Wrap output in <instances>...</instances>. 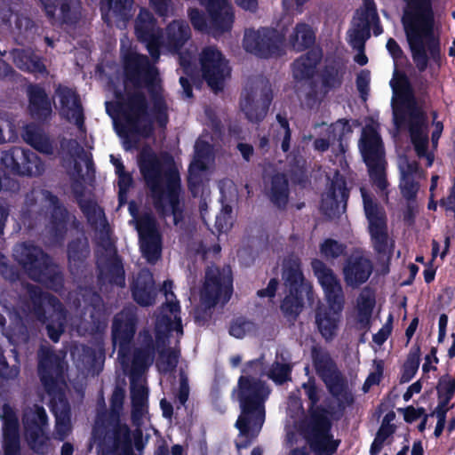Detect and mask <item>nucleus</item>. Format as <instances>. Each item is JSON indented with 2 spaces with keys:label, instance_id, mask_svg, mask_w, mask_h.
Segmentation results:
<instances>
[{
  "label": "nucleus",
  "instance_id": "obj_1",
  "mask_svg": "<svg viewBox=\"0 0 455 455\" xmlns=\"http://www.w3.org/2000/svg\"><path fill=\"white\" fill-rule=\"evenodd\" d=\"M107 111L126 150L136 145L139 137H148L152 133L154 122L159 126L167 122L166 106L162 98H156L154 106L148 109L145 99L137 95L116 111L108 103Z\"/></svg>",
  "mask_w": 455,
  "mask_h": 455
},
{
  "label": "nucleus",
  "instance_id": "obj_2",
  "mask_svg": "<svg viewBox=\"0 0 455 455\" xmlns=\"http://www.w3.org/2000/svg\"><path fill=\"white\" fill-rule=\"evenodd\" d=\"M390 85L393 89L392 105L395 124L401 127L403 123H408L411 143L417 156L420 159H426L427 165L431 166L434 156L428 149L426 121L407 78L395 70Z\"/></svg>",
  "mask_w": 455,
  "mask_h": 455
},
{
  "label": "nucleus",
  "instance_id": "obj_3",
  "mask_svg": "<svg viewBox=\"0 0 455 455\" xmlns=\"http://www.w3.org/2000/svg\"><path fill=\"white\" fill-rule=\"evenodd\" d=\"M402 22L417 68H427L429 56L435 55L433 34L434 12L431 0H405Z\"/></svg>",
  "mask_w": 455,
  "mask_h": 455
},
{
  "label": "nucleus",
  "instance_id": "obj_4",
  "mask_svg": "<svg viewBox=\"0 0 455 455\" xmlns=\"http://www.w3.org/2000/svg\"><path fill=\"white\" fill-rule=\"evenodd\" d=\"M140 171L151 189L156 207L164 215L171 214L178 223L181 212L180 176L175 167L164 170L156 156L145 151L140 160Z\"/></svg>",
  "mask_w": 455,
  "mask_h": 455
},
{
  "label": "nucleus",
  "instance_id": "obj_5",
  "mask_svg": "<svg viewBox=\"0 0 455 455\" xmlns=\"http://www.w3.org/2000/svg\"><path fill=\"white\" fill-rule=\"evenodd\" d=\"M269 393V388L255 378H240L235 395L239 399L242 409L235 424L242 436L253 438L259 433L265 420L264 403Z\"/></svg>",
  "mask_w": 455,
  "mask_h": 455
},
{
  "label": "nucleus",
  "instance_id": "obj_6",
  "mask_svg": "<svg viewBox=\"0 0 455 455\" xmlns=\"http://www.w3.org/2000/svg\"><path fill=\"white\" fill-rule=\"evenodd\" d=\"M136 34L146 46L153 58L159 56L160 49L178 51L189 37V28L183 22L172 23L166 34L160 35L156 28L151 14L148 11H141L136 22Z\"/></svg>",
  "mask_w": 455,
  "mask_h": 455
},
{
  "label": "nucleus",
  "instance_id": "obj_7",
  "mask_svg": "<svg viewBox=\"0 0 455 455\" xmlns=\"http://www.w3.org/2000/svg\"><path fill=\"white\" fill-rule=\"evenodd\" d=\"M378 124L371 121L363 131L359 143L360 151L369 169L373 186L380 196H387L388 182L385 174L382 141L378 133Z\"/></svg>",
  "mask_w": 455,
  "mask_h": 455
},
{
  "label": "nucleus",
  "instance_id": "obj_8",
  "mask_svg": "<svg viewBox=\"0 0 455 455\" xmlns=\"http://www.w3.org/2000/svg\"><path fill=\"white\" fill-rule=\"evenodd\" d=\"M165 303L161 307L156 322V338L158 344H176L183 334L181 319L180 317V306L173 294L172 283H164Z\"/></svg>",
  "mask_w": 455,
  "mask_h": 455
},
{
  "label": "nucleus",
  "instance_id": "obj_9",
  "mask_svg": "<svg viewBox=\"0 0 455 455\" xmlns=\"http://www.w3.org/2000/svg\"><path fill=\"white\" fill-rule=\"evenodd\" d=\"M285 287L289 289V295H286L281 306L283 311L289 315H297L302 307L304 296L310 299L312 287L310 283L304 282L299 263L294 259L288 268L283 272Z\"/></svg>",
  "mask_w": 455,
  "mask_h": 455
},
{
  "label": "nucleus",
  "instance_id": "obj_10",
  "mask_svg": "<svg viewBox=\"0 0 455 455\" xmlns=\"http://www.w3.org/2000/svg\"><path fill=\"white\" fill-rule=\"evenodd\" d=\"M371 26L376 36L382 33L373 0H363V7L356 12L352 27L347 32L349 44L355 49L363 47Z\"/></svg>",
  "mask_w": 455,
  "mask_h": 455
},
{
  "label": "nucleus",
  "instance_id": "obj_11",
  "mask_svg": "<svg viewBox=\"0 0 455 455\" xmlns=\"http://www.w3.org/2000/svg\"><path fill=\"white\" fill-rule=\"evenodd\" d=\"M232 291V277L229 269L220 271L217 267H210L206 273L205 283L201 299L205 306H212L228 300Z\"/></svg>",
  "mask_w": 455,
  "mask_h": 455
},
{
  "label": "nucleus",
  "instance_id": "obj_12",
  "mask_svg": "<svg viewBox=\"0 0 455 455\" xmlns=\"http://www.w3.org/2000/svg\"><path fill=\"white\" fill-rule=\"evenodd\" d=\"M23 424L26 439L35 451L43 453L47 450V416L44 408L35 405L24 412Z\"/></svg>",
  "mask_w": 455,
  "mask_h": 455
},
{
  "label": "nucleus",
  "instance_id": "obj_13",
  "mask_svg": "<svg viewBox=\"0 0 455 455\" xmlns=\"http://www.w3.org/2000/svg\"><path fill=\"white\" fill-rule=\"evenodd\" d=\"M13 256L32 278L40 282H46L47 275L52 271L49 266L48 258L40 249L33 245H17Z\"/></svg>",
  "mask_w": 455,
  "mask_h": 455
},
{
  "label": "nucleus",
  "instance_id": "obj_14",
  "mask_svg": "<svg viewBox=\"0 0 455 455\" xmlns=\"http://www.w3.org/2000/svg\"><path fill=\"white\" fill-rule=\"evenodd\" d=\"M0 162L7 169L20 175H38L44 170L36 155L21 148H13L3 151L0 156Z\"/></svg>",
  "mask_w": 455,
  "mask_h": 455
},
{
  "label": "nucleus",
  "instance_id": "obj_15",
  "mask_svg": "<svg viewBox=\"0 0 455 455\" xmlns=\"http://www.w3.org/2000/svg\"><path fill=\"white\" fill-rule=\"evenodd\" d=\"M202 71L209 86L220 90L224 79L229 75V68L219 50L213 47L205 48L200 58Z\"/></svg>",
  "mask_w": 455,
  "mask_h": 455
},
{
  "label": "nucleus",
  "instance_id": "obj_16",
  "mask_svg": "<svg viewBox=\"0 0 455 455\" xmlns=\"http://www.w3.org/2000/svg\"><path fill=\"white\" fill-rule=\"evenodd\" d=\"M364 211L369 220V229L371 235L375 249L379 252H386L389 246V241L386 232L385 215L382 211L362 189Z\"/></svg>",
  "mask_w": 455,
  "mask_h": 455
},
{
  "label": "nucleus",
  "instance_id": "obj_17",
  "mask_svg": "<svg viewBox=\"0 0 455 455\" xmlns=\"http://www.w3.org/2000/svg\"><path fill=\"white\" fill-rule=\"evenodd\" d=\"M126 87L129 84L140 85L142 81L147 85L156 87L158 84V73L155 67L148 63L145 56L132 52L124 58Z\"/></svg>",
  "mask_w": 455,
  "mask_h": 455
},
{
  "label": "nucleus",
  "instance_id": "obj_18",
  "mask_svg": "<svg viewBox=\"0 0 455 455\" xmlns=\"http://www.w3.org/2000/svg\"><path fill=\"white\" fill-rule=\"evenodd\" d=\"M136 228L140 235V250L148 262H155L160 256V237L155 221L147 215L136 221Z\"/></svg>",
  "mask_w": 455,
  "mask_h": 455
},
{
  "label": "nucleus",
  "instance_id": "obj_19",
  "mask_svg": "<svg viewBox=\"0 0 455 455\" xmlns=\"http://www.w3.org/2000/svg\"><path fill=\"white\" fill-rule=\"evenodd\" d=\"M280 39L275 31L262 28L259 30H246L243 38V48L246 52L260 57H267L274 53Z\"/></svg>",
  "mask_w": 455,
  "mask_h": 455
},
{
  "label": "nucleus",
  "instance_id": "obj_20",
  "mask_svg": "<svg viewBox=\"0 0 455 455\" xmlns=\"http://www.w3.org/2000/svg\"><path fill=\"white\" fill-rule=\"evenodd\" d=\"M207 5L212 20L222 29H229L233 23V12L228 0H203ZM236 4L245 10H254L257 0H235Z\"/></svg>",
  "mask_w": 455,
  "mask_h": 455
},
{
  "label": "nucleus",
  "instance_id": "obj_21",
  "mask_svg": "<svg viewBox=\"0 0 455 455\" xmlns=\"http://www.w3.org/2000/svg\"><path fill=\"white\" fill-rule=\"evenodd\" d=\"M312 268L324 291L326 302H344L340 283L332 270L318 259L312 261Z\"/></svg>",
  "mask_w": 455,
  "mask_h": 455
},
{
  "label": "nucleus",
  "instance_id": "obj_22",
  "mask_svg": "<svg viewBox=\"0 0 455 455\" xmlns=\"http://www.w3.org/2000/svg\"><path fill=\"white\" fill-rule=\"evenodd\" d=\"M3 421V447L4 455H20L18 420L12 409L4 404L0 411Z\"/></svg>",
  "mask_w": 455,
  "mask_h": 455
},
{
  "label": "nucleus",
  "instance_id": "obj_23",
  "mask_svg": "<svg viewBox=\"0 0 455 455\" xmlns=\"http://www.w3.org/2000/svg\"><path fill=\"white\" fill-rule=\"evenodd\" d=\"M344 302H327L321 306L316 313V323L319 331L326 339H331L337 332Z\"/></svg>",
  "mask_w": 455,
  "mask_h": 455
},
{
  "label": "nucleus",
  "instance_id": "obj_24",
  "mask_svg": "<svg viewBox=\"0 0 455 455\" xmlns=\"http://www.w3.org/2000/svg\"><path fill=\"white\" fill-rule=\"evenodd\" d=\"M134 331V319L132 315L121 314L116 316L113 324V342L115 348L118 349L117 355L122 363H124V353Z\"/></svg>",
  "mask_w": 455,
  "mask_h": 455
},
{
  "label": "nucleus",
  "instance_id": "obj_25",
  "mask_svg": "<svg viewBox=\"0 0 455 455\" xmlns=\"http://www.w3.org/2000/svg\"><path fill=\"white\" fill-rule=\"evenodd\" d=\"M61 116L78 127L83 125V111L76 94L71 89L60 86L57 91Z\"/></svg>",
  "mask_w": 455,
  "mask_h": 455
},
{
  "label": "nucleus",
  "instance_id": "obj_26",
  "mask_svg": "<svg viewBox=\"0 0 455 455\" xmlns=\"http://www.w3.org/2000/svg\"><path fill=\"white\" fill-rule=\"evenodd\" d=\"M398 168L401 174L400 188L406 198H412L418 192V180L423 177L415 161L409 160L406 156H400Z\"/></svg>",
  "mask_w": 455,
  "mask_h": 455
},
{
  "label": "nucleus",
  "instance_id": "obj_27",
  "mask_svg": "<svg viewBox=\"0 0 455 455\" xmlns=\"http://www.w3.org/2000/svg\"><path fill=\"white\" fill-rule=\"evenodd\" d=\"M370 260L362 255L351 257L344 267V278L347 285L357 286L364 283L371 274Z\"/></svg>",
  "mask_w": 455,
  "mask_h": 455
},
{
  "label": "nucleus",
  "instance_id": "obj_28",
  "mask_svg": "<svg viewBox=\"0 0 455 455\" xmlns=\"http://www.w3.org/2000/svg\"><path fill=\"white\" fill-rule=\"evenodd\" d=\"M329 423L324 419L317 423L309 437L312 449L319 455H331L338 443L329 434Z\"/></svg>",
  "mask_w": 455,
  "mask_h": 455
},
{
  "label": "nucleus",
  "instance_id": "obj_29",
  "mask_svg": "<svg viewBox=\"0 0 455 455\" xmlns=\"http://www.w3.org/2000/svg\"><path fill=\"white\" fill-rule=\"evenodd\" d=\"M201 143L196 144V156L189 167L188 182L192 193L196 196L199 192L200 185L206 177V171L212 163V156H204L201 152Z\"/></svg>",
  "mask_w": 455,
  "mask_h": 455
},
{
  "label": "nucleus",
  "instance_id": "obj_30",
  "mask_svg": "<svg viewBox=\"0 0 455 455\" xmlns=\"http://www.w3.org/2000/svg\"><path fill=\"white\" fill-rule=\"evenodd\" d=\"M131 393L132 402V418L137 424L144 419L147 414L148 392L141 378L132 376Z\"/></svg>",
  "mask_w": 455,
  "mask_h": 455
},
{
  "label": "nucleus",
  "instance_id": "obj_31",
  "mask_svg": "<svg viewBox=\"0 0 455 455\" xmlns=\"http://www.w3.org/2000/svg\"><path fill=\"white\" fill-rule=\"evenodd\" d=\"M270 101L271 95L269 92L263 95L255 92L252 95L246 97L241 106L246 116L251 121L257 122L266 116Z\"/></svg>",
  "mask_w": 455,
  "mask_h": 455
},
{
  "label": "nucleus",
  "instance_id": "obj_32",
  "mask_svg": "<svg viewBox=\"0 0 455 455\" xmlns=\"http://www.w3.org/2000/svg\"><path fill=\"white\" fill-rule=\"evenodd\" d=\"M278 37L279 43L287 37L291 46L297 51L308 47L315 39L312 29L306 24H298L291 32L283 28L281 36L278 35Z\"/></svg>",
  "mask_w": 455,
  "mask_h": 455
},
{
  "label": "nucleus",
  "instance_id": "obj_33",
  "mask_svg": "<svg viewBox=\"0 0 455 455\" xmlns=\"http://www.w3.org/2000/svg\"><path fill=\"white\" fill-rule=\"evenodd\" d=\"M374 305L373 293L369 290H363L356 299L353 312L354 320L359 328H366L369 325Z\"/></svg>",
  "mask_w": 455,
  "mask_h": 455
},
{
  "label": "nucleus",
  "instance_id": "obj_34",
  "mask_svg": "<svg viewBox=\"0 0 455 455\" xmlns=\"http://www.w3.org/2000/svg\"><path fill=\"white\" fill-rule=\"evenodd\" d=\"M134 299L142 306H148L155 300L154 281L152 275L147 271L142 272L133 285Z\"/></svg>",
  "mask_w": 455,
  "mask_h": 455
},
{
  "label": "nucleus",
  "instance_id": "obj_35",
  "mask_svg": "<svg viewBox=\"0 0 455 455\" xmlns=\"http://www.w3.org/2000/svg\"><path fill=\"white\" fill-rule=\"evenodd\" d=\"M29 112L35 118L44 119L52 113L51 103L44 91L38 86L28 88Z\"/></svg>",
  "mask_w": 455,
  "mask_h": 455
},
{
  "label": "nucleus",
  "instance_id": "obj_36",
  "mask_svg": "<svg viewBox=\"0 0 455 455\" xmlns=\"http://www.w3.org/2000/svg\"><path fill=\"white\" fill-rule=\"evenodd\" d=\"M52 411L56 417V432L60 439L66 437L71 430L69 408L63 399L52 403Z\"/></svg>",
  "mask_w": 455,
  "mask_h": 455
},
{
  "label": "nucleus",
  "instance_id": "obj_37",
  "mask_svg": "<svg viewBox=\"0 0 455 455\" xmlns=\"http://www.w3.org/2000/svg\"><path fill=\"white\" fill-rule=\"evenodd\" d=\"M22 138L37 151L44 154L52 153V147L48 138L39 132L36 127L33 125L26 126L22 132Z\"/></svg>",
  "mask_w": 455,
  "mask_h": 455
},
{
  "label": "nucleus",
  "instance_id": "obj_38",
  "mask_svg": "<svg viewBox=\"0 0 455 455\" xmlns=\"http://www.w3.org/2000/svg\"><path fill=\"white\" fill-rule=\"evenodd\" d=\"M13 59L16 65L21 69L38 73H43L45 70L44 64L37 57L28 55L22 51H15Z\"/></svg>",
  "mask_w": 455,
  "mask_h": 455
},
{
  "label": "nucleus",
  "instance_id": "obj_39",
  "mask_svg": "<svg viewBox=\"0 0 455 455\" xmlns=\"http://www.w3.org/2000/svg\"><path fill=\"white\" fill-rule=\"evenodd\" d=\"M271 196L278 205L285 203L287 196V180L283 175L278 174L273 178Z\"/></svg>",
  "mask_w": 455,
  "mask_h": 455
},
{
  "label": "nucleus",
  "instance_id": "obj_40",
  "mask_svg": "<svg viewBox=\"0 0 455 455\" xmlns=\"http://www.w3.org/2000/svg\"><path fill=\"white\" fill-rule=\"evenodd\" d=\"M202 4L207 7V5L205 4H204V2L202 1ZM207 11H209L208 8H206ZM209 13V17H210V20H209V23L206 22L204 17L203 15L200 14V12L196 10H192L189 13L190 15V20H191V22L193 24V26L195 27V28L198 29V30H205L208 27L211 30H213V31H216V32H223V31H226L227 29H222L220 25H216L213 20H212V15L210 13V12H208Z\"/></svg>",
  "mask_w": 455,
  "mask_h": 455
},
{
  "label": "nucleus",
  "instance_id": "obj_41",
  "mask_svg": "<svg viewBox=\"0 0 455 455\" xmlns=\"http://www.w3.org/2000/svg\"><path fill=\"white\" fill-rule=\"evenodd\" d=\"M81 208L87 216L88 220L95 226H104L105 219L103 211L93 202L81 203Z\"/></svg>",
  "mask_w": 455,
  "mask_h": 455
},
{
  "label": "nucleus",
  "instance_id": "obj_42",
  "mask_svg": "<svg viewBox=\"0 0 455 455\" xmlns=\"http://www.w3.org/2000/svg\"><path fill=\"white\" fill-rule=\"evenodd\" d=\"M132 0H102L101 11L104 18H108V12L123 14L132 4Z\"/></svg>",
  "mask_w": 455,
  "mask_h": 455
},
{
  "label": "nucleus",
  "instance_id": "obj_43",
  "mask_svg": "<svg viewBox=\"0 0 455 455\" xmlns=\"http://www.w3.org/2000/svg\"><path fill=\"white\" fill-rule=\"evenodd\" d=\"M419 364V349L417 348L415 351L409 354L407 360L403 365V372L402 379L403 381H409L416 373Z\"/></svg>",
  "mask_w": 455,
  "mask_h": 455
},
{
  "label": "nucleus",
  "instance_id": "obj_44",
  "mask_svg": "<svg viewBox=\"0 0 455 455\" xmlns=\"http://www.w3.org/2000/svg\"><path fill=\"white\" fill-rule=\"evenodd\" d=\"M291 368L286 363H275L267 371V376L276 384H282L289 379Z\"/></svg>",
  "mask_w": 455,
  "mask_h": 455
},
{
  "label": "nucleus",
  "instance_id": "obj_45",
  "mask_svg": "<svg viewBox=\"0 0 455 455\" xmlns=\"http://www.w3.org/2000/svg\"><path fill=\"white\" fill-rule=\"evenodd\" d=\"M315 61L309 60L308 57H301L297 60L293 65V74L298 79H303L311 75Z\"/></svg>",
  "mask_w": 455,
  "mask_h": 455
},
{
  "label": "nucleus",
  "instance_id": "obj_46",
  "mask_svg": "<svg viewBox=\"0 0 455 455\" xmlns=\"http://www.w3.org/2000/svg\"><path fill=\"white\" fill-rule=\"evenodd\" d=\"M321 253L326 259H334L344 252V247L337 241L327 239L321 244Z\"/></svg>",
  "mask_w": 455,
  "mask_h": 455
},
{
  "label": "nucleus",
  "instance_id": "obj_47",
  "mask_svg": "<svg viewBox=\"0 0 455 455\" xmlns=\"http://www.w3.org/2000/svg\"><path fill=\"white\" fill-rule=\"evenodd\" d=\"M60 306L59 305L58 306V308L56 310H54V313L52 315V317H54V319L56 320V323H47V331H48V334H49V337L53 340V341H58L59 340V338L61 334V331H62V318H63V315H62V312L60 311Z\"/></svg>",
  "mask_w": 455,
  "mask_h": 455
},
{
  "label": "nucleus",
  "instance_id": "obj_48",
  "mask_svg": "<svg viewBox=\"0 0 455 455\" xmlns=\"http://www.w3.org/2000/svg\"><path fill=\"white\" fill-rule=\"evenodd\" d=\"M351 126L347 121L339 120L330 127L329 140H342L351 132Z\"/></svg>",
  "mask_w": 455,
  "mask_h": 455
},
{
  "label": "nucleus",
  "instance_id": "obj_49",
  "mask_svg": "<svg viewBox=\"0 0 455 455\" xmlns=\"http://www.w3.org/2000/svg\"><path fill=\"white\" fill-rule=\"evenodd\" d=\"M178 353L172 351L168 354L162 353L158 362V368L160 371H167L173 369L178 363Z\"/></svg>",
  "mask_w": 455,
  "mask_h": 455
},
{
  "label": "nucleus",
  "instance_id": "obj_50",
  "mask_svg": "<svg viewBox=\"0 0 455 455\" xmlns=\"http://www.w3.org/2000/svg\"><path fill=\"white\" fill-rule=\"evenodd\" d=\"M455 393V378L443 377L438 385V395H444L452 398Z\"/></svg>",
  "mask_w": 455,
  "mask_h": 455
},
{
  "label": "nucleus",
  "instance_id": "obj_51",
  "mask_svg": "<svg viewBox=\"0 0 455 455\" xmlns=\"http://www.w3.org/2000/svg\"><path fill=\"white\" fill-rule=\"evenodd\" d=\"M322 208L326 214L330 216L334 215V211L339 208V204L335 197V192L327 194L325 197L323 198Z\"/></svg>",
  "mask_w": 455,
  "mask_h": 455
},
{
  "label": "nucleus",
  "instance_id": "obj_52",
  "mask_svg": "<svg viewBox=\"0 0 455 455\" xmlns=\"http://www.w3.org/2000/svg\"><path fill=\"white\" fill-rule=\"evenodd\" d=\"M280 130L279 136L282 140L281 147L282 149L286 152L290 148V129L288 124L284 119H279Z\"/></svg>",
  "mask_w": 455,
  "mask_h": 455
},
{
  "label": "nucleus",
  "instance_id": "obj_53",
  "mask_svg": "<svg viewBox=\"0 0 455 455\" xmlns=\"http://www.w3.org/2000/svg\"><path fill=\"white\" fill-rule=\"evenodd\" d=\"M388 435H389V430L387 427H382L379 429V431L377 434L376 438L374 439V441L371 444V455H375L380 451V449L383 445V443Z\"/></svg>",
  "mask_w": 455,
  "mask_h": 455
},
{
  "label": "nucleus",
  "instance_id": "obj_54",
  "mask_svg": "<svg viewBox=\"0 0 455 455\" xmlns=\"http://www.w3.org/2000/svg\"><path fill=\"white\" fill-rule=\"evenodd\" d=\"M302 387L311 403L315 404L320 399V391L315 387V382L308 380L307 383L303 384Z\"/></svg>",
  "mask_w": 455,
  "mask_h": 455
},
{
  "label": "nucleus",
  "instance_id": "obj_55",
  "mask_svg": "<svg viewBox=\"0 0 455 455\" xmlns=\"http://www.w3.org/2000/svg\"><path fill=\"white\" fill-rule=\"evenodd\" d=\"M451 399L444 395H439V403L435 411L437 418L442 419L443 416L445 417L446 412L451 408L449 405Z\"/></svg>",
  "mask_w": 455,
  "mask_h": 455
},
{
  "label": "nucleus",
  "instance_id": "obj_56",
  "mask_svg": "<svg viewBox=\"0 0 455 455\" xmlns=\"http://www.w3.org/2000/svg\"><path fill=\"white\" fill-rule=\"evenodd\" d=\"M370 83V73L366 70H363L357 76L356 84L358 90L362 94L366 93L367 88Z\"/></svg>",
  "mask_w": 455,
  "mask_h": 455
},
{
  "label": "nucleus",
  "instance_id": "obj_57",
  "mask_svg": "<svg viewBox=\"0 0 455 455\" xmlns=\"http://www.w3.org/2000/svg\"><path fill=\"white\" fill-rule=\"evenodd\" d=\"M387 49L393 57L395 62L398 61L403 55V52L397 43L390 38L387 43Z\"/></svg>",
  "mask_w": 455,
  "mask_h": 455
},
{
  "label": "nucleus",
  "instance_id": "obj_58",
  "mask_svg": "<svg viewBox=\"0 0 455 455\" xmlns=\"http://www.w3.org/2000/svg\"><path fill=\"white\" fill-rule=\"evenodd\" d=\"M438 363V358L435 355V350L432 349L431 353L425 357V363L422 369L425 372H428L435 369V364Z\"/></svg>",
  "mask_w": 455,
  "mask_h": 455
},
{
  "label": "nucleus",
  "instance_id": "obj_59",
  "mask_svg": "<svg viewBox=\"0 0 455 455\" xmlns=\"http://www.w3.org/2000/svg\"><path fill=\"white\" fill-rule=\"evenodd\" d=\"M249 324L246 323H235L230 327V334L235 338L244 337Z\"/></svg>",
  "mask_w": 455,
  "mask_h": 455
},
{
  "label": "nucleus",
  "instance_id": "obj_60",
  "mask_svg": "<svg viewBox=\"0 0 455 455\" xmlns=\"http://www.w3.org/2000/svg\"><path fill=\"white\" fill-rule=\"evenodd\" d=\"M403 415L406 421L412 422L424 415V410L408 407L404 410Z\"/></svg>",
  "mask_w": 455,
  "mask_h": 455
},
{
  "label": "nucleus",
  "instance_id": "obj_61",
  "mask_svg": "<svg viewBox=\"0 0 455 455\" xmlns=\"http://www.w3.org/2000/svg\"><path fill=\"white\" fill-rule=\"evenodd\" d=\"M118 442L119 443L123 442L125 448L131 450L132 438H131L130 432L126 427H122L120 428L119 434H118Z\"/></svg>",
  "mask_w": 455,
  "mask_h": 455
},
{
  "label": "nucleus",
  "instance_id": "obj_62",
  "mask_svg": "<svg viewBox=\"0 0 455 455\" xmlns=\"http://www.w3.org/2000/svg\"><path fill=\"white\" fill-rule=\"evenodd\" d=\"M442 205L446 211L455 213V183L449 196L445 200L442 201Z\"/></svg>",
  "mask_w": 455,
  "mask_h": 455
},
{
  "label": "nucleus",
  "instance_id": "obj_63",
  "mask_svg": "<svg viewBox=\"0 0 455 455\" xmlns=\"http://www.w3.org/2000/svg\"><path fill=\"white\" fill-rule=\"evenodd\" d=\"M390 334V328L388 326L382 327L376 334L373 336V341L378 345H382Z\"/></svg>",
  "mask_w": 455,
  "mask_h": 455
},
{
  "label": "nucleus",
  "instance_id": "obj_64",
  "mask_svg": "<svg viewBox=\"0 0 455 455\" xmlns=\"http://www.w3.org/2000/svg\"><path fill=\"white\" fill-rule=\"evenodd\" d=\"M262 369H263V363L261 361H254V362H251L244 369L243 372L245 374H250V373H259L262 371Z\"/></svg>",
  "mask_w": 455,
  "mask_h": 455
}]
</instances>
